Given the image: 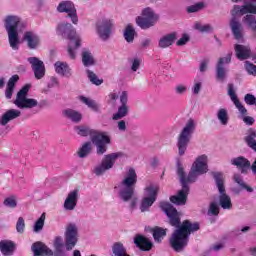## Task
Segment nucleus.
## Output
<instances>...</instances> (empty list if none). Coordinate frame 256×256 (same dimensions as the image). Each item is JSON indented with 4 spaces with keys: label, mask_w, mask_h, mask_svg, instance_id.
Returning <instances> with one entry per match:
<instances>
[{
    "label": "nucleus",
    "mask_w": 256,
    "mask_h": 256,
    "mask_svg": "<svg viewBox=\"0 0 256 256\" xmlns=\"http://www.w3.org/2000/svg\"><path fill=\"white\" fill-rule=\"evenodd\" d=\"M112 253L115 256H131L127 253V248L121 242H116L112 246Z\"/></svg>",
    "instance_id": "72a5a7b5"
},
{
    "label": "nucleus",
    "mask_w": 256,
    "mask_h": 256,
    "mask_svg": "<svg viewBox=\"0 0 256 256\" xmlns=\"http://www.w3.org/2000/svg\"><path fill=\"white\" fill-rule=\"evenodd\" d=\"M87 75L88 79L93 83V85H102L103 79H99V77H97V74H95L93 71L87 70Z\"/></svg>",
    "instance_id": "c03bdc74"
},
{
    "label": "nucleus",
    "mask_w": 256,
    "mask_h": 256,
    "mask_svg": "<svg viewBox=\"0 0 256 256\" xmlns=\"http://www.w3.org/2000/svg\"><path fill=\"white\" fill-rule=\"evenodd\" d=\"M73 256H81V251H79V250H74Z\"/></svg>",
    "instance_id": "774afa93"
},
{
    "label": "nucleus",
    "mask_w": 256,
    "mask_h": 256,
    "mask_svg": "<svg viewBox=\"0 0 256 256\" xmlns=\"http://www.w3.org/2000/svg\"><path fill=\"white\" fill-rule=\"evenodd\" d=\"M127 91H123L120 96V103L121 106L118 107L117 113L113 114L112 119L113 121H119V119H123V117H127L129 114V106H127Z\"/></svg>",
    "instance_id": "2eb2a0df"
},
{
    "label": "nucleus",
    "mask_w": 256,
    "mask_h": 256,
    "mask_svg": "<svg viewBox=\"0 0 256 256\" xmlns=\"http://www.w3.org/2000/svg\"><path fill=\"white\" fill-rule=\"evenodd\" d=\"M156 243H161L167 237V229L156 226L150 230Z\"/></svg>",
    "instance_id": "cd10ccee"
},
{
    "label": "nucleus",
    "mask_w": 256,
    "mask_h": 256,
    "mask_svg": "<svg viewBox=\"0 0 256 256\" xmlns=\"http://www.w3.org/2000/svg\"><path fill=\"white\" fill-rule=\"evenodd\" d=\"M109 97H110L111 101H117L119 96L116 93H110Z\"/></svg>",
    "instance_id": "0e129e2a"
},
{
    "label": "nucleus",
    "mask_w": 256,
    "mask_h": 256,
    "mask_svg": "<svg viewBox=\"0 0 256 256\" xmlns=\"http://www.w3.org/2000/svg\"><path fill=\"white\" fill-rule=\"evenodd\" d=\"M219 59H223V65H225V63L228 65V63H231V54H227L226 57Z\"/></svg>",
    "instance_id": "680f3d73"
},
{
    "label": "nucleus",
    "mask_w": 256,
    "mask_h": 256,
    "mask_svg": "<svg viewBox=\"0 0 256 256\" xmlns=\"http://www.w3.org/2000/svg\"><path fill=\"white\" fill-rule=\"evenodd\" d=\"M58 33H60L64 39H69V41L75 43V49L81 47V38L77 35V31L71 23L59 24Z\"/></svg>",
    "instance_id": "9b49d317"
},
{
    "label": "nucleus",
    "mask_w": 256,
    "mask_h": 256,
    "mask_svg": "<svg viewBox=\"0 0 256 256\" xmlns=\"http://www.w3.org/2000/svg\"><path fill=\"white\" fill-rule=\"evenodd\" d=\"M232 165H235L238 169H240L241 173H247V170L251 169V162H249V160L243 156L234 158L232 160Z\"/></svg>",
    "instance_id": "bb28decb"
},
{
    "label": "nucleus",
    "mask_w": 256,
    "mask_h": 256,
    "mask_svg": "<svg viewBox=\"0 0 256 256\" xmlns=\"http://www.w3.org/2000/svg\"><path fill=\"white\" fill-rule=\"evenodd\" d=\"M158 19L159 16L153 12V9L145 8L142 11V16H138L136 18V23L138 27L142 29H150V27L155 26V23H157Z\"/></svg>",
    "instance_id": "9d476101"
},
{
    "label": "nucleus",
    "mask_w": 256,
    "mask_h": 256,
    "mask_svg": "<svg viewBox=\"0 0 256 256\" xmlns=\"http://www.w3.org/2000/svg\"><path fill=\"white\" fill-rule=\"evenodd\" d=\"M175 41H177V32L166 34L162 38H160L158 42V47H160V49H167V47H171V45H173Z\"/></svg>",
    "instance_id": "b1692460"
},
{
    "label": "nucleus",
    "mask_w": 256,
    "mask_h": 256,
    "mask_svg": "<svg viewBox=\"0 0 256 256\" xmlns=\"http://www.w3.org/2000/svg\"><path fill=\"white\" fill-rule=\"evenodd\" d=\"M43 227H45V213H42L40 218L34 224V232L39 233V231H43Z\"/></svg>",
    "instance_id": "37998d69"
},
{
    "label": "nucleus",
    "mask_w": 256,
    "mask_h": 256,
    "mask_svg": "<svg viewBox=\"0 0 256 256\" xmlns=\"http://www.w3.org/2000/svg\"><path fill=\"white\" fill-rule=\"evenodd\" d=\"M212 249L214 251H220V249H223V244L222 243H219V244H216L212 247Z\"/></svg>",
    "instance_id": "e2e57ef3"
},
{
    "label": "nucleus",
    "mask_w": 256,
    "mask_h": 256,
    "mask_svg": "<svg viewBox=\"0 0 256 256\" xmlns=\"http://www.w3.org/2000/svg\"><path fill=\"white\" fill-rule=\"evenodd\" d=\"M28 62L30 63L32 70L34 72V77L36 79H43L45 77V63L39 60L37 57L28 58Z\"/></svg>",
    "instance_id": "dca6fc26"
},
{
    "label": "nucleus",
    "mask_w": 256,
    "mask_h": 256,
    "mask_svg": "<svg viewBox=\"0 0 256 256\" xmlns=\"http://www.w3.org/2000/svg\"><path fill=\"white\" fill-rule=\"evenodd\" d=\"M121 185L124 188L120 190L119 197L122 201L127 203V201H131L133 195H135V186L137 185V172H135V169L130 168L126 172Z\"/></svg>",
    "instance_id": "39448f33"
},
{
    "label": "nucleus",
    "mask_w": 256,
    "mask_h": 256,
    "mask_svg": "<svg viewBox=\"0 0 256 256\" xmlns=\"http://www.w3.org/2000/svg\"><path fill=\"white\" fill-rule=\"evenodd\" d=\"M119 157H123L122 152H115V153L105 155L104 158L102 159L101 164L94 169L95 175L99 177L103 175L105 171H109V169H113V165H115V161H117Z\"/></svg>",
    "instance_id": "f8f14e48"
},
{
    "label": "nucleus",
    "mask_w": 256,
    "mask_h": 256,
    "mask_svg": "<svg viewBox=\"0 0 256 256\" xmlns=\"http://www.w3.org/2000/svg\"><path fill=\"white\" fill-rule=\"evenodd\" d=\"M230 29L234 35V39L237 41L243 39V24L237 19V17L231 18Z\"/></svg>",
    "instance_id": "6ab92c4d"
},
{
    "label": "nucleus",
    "mask_w": 256,
    "mask_h": 256,
    "mask_svg": "<svg viewBox=\"0 0 256 256\" xmlns=\"http://www.w3.org/2000/svg\"><path fill=\"white\" fill-rule=\"evenodd\" d=\"M57 11L59 13H67V17H69L74 25L79 23V17L77 16V9L75 8V4L71 1H64L61 2L58 7Z\"/></svg>",
    "instance_id": "ddd939ff"
},
{
    "label": "nucleus",
    "mask_w": 256,
    "mask_h": 256,
    "mask_svg": "<svg viewBox=\"0 0 256 256\" xmlns=\"http://www.w3.org/2000/svg\"><path fill=\"white\" fill-rule=\"evenodd\" d=\"M118 129L119 131H127V122H125V120H120L118 122Z\"/></svg>",
    "instance_id": "5fc2aeb1"
},
{
    "label": "nucleus",
    "mask_w": 256,
    "mask_h": 256,
    "mask_svg": "<svg viewBox=\"0 0 256 256\" xmlns=\"http://www.w3.org/2000/svg\"><path fill=\"white\" fill-rule=\"evenodd\" d=\"M80 99L82 103L87 105L90 109H92V111H95L96 113L99 111V105L97 104V102H95V100H91L85 96H81Z\"/></svg>",
    "instance_id": "a19ab883"
},
{
    "label": "nucleus",
    "mask_w": 256,
    "mask_h": 256,
    "mask_svg": "<svg viewBox=\"0 0 256 256\" xmlns=\"http://www.w3.org/2000/svg\"><path fill=\"white\" fill-rule=\"evenodd\" d=\"M19 117H21V110L9 109L1 116L0 125L5 127L10 121H15V119H19Z\"/></svg>",
    "instance_id": "aec40b11"
},
{
    "label": "nucleus",
    "mask_w": 256,
    "mask_h": 256,
    "mask_svg": "<svg viewBox=\"0 0 256 256\" xmlns=\"http://www.w3.org/2000/svg\"><path fill=\"white\" fill-rule=\"evenodd\" d=\"M209 171L207 165V155L203 154L196 158L192 164L191 170L188 176L185 175V169L181 164H178L177 175L182 185L181 190L178 191L177 195L170 196V201L174 205H185L187 203V197H189V183H195L199 175H205Z\"/></svg>",
    "instance_id": "f03ea898"
},
{
    "label": "nucleus",
    "mask_w": 256,
    "mask_h": 256,
    "mask_svg": "<svg viewBox=\"0 0 256 256\" xmlns=\"http://www.w3.org/2000/svg\"><path fill=\"white\" fill-rule=\"evenodd\" d=\"M97 31L99 37L102 38L103 41H107L109 37H111V31H113V21L109 19H104L97 24Z\"/></svg>",
    "instance_id": "4468645a"
},
{
    "label": "nucleus",
    "mask_w": 256,
    "mask_h": 256,
    "mask_svg": "<svg viewBox=\"0 0 256 256\" xmlns=\"http://www.w3.org/2000/svg\"><path fill=\"white\" fill-rule=\"evenodd\" d=\"M139 67H141V60H139V58H135L132 62V71H137V69H139Z\"/></svg>",
    "instance_id": "864d4df0"
},
{
    "label": "nucleus",
    "mask_w": 256,
    "mask_h": 256,
    "mask_svg": "<svg viewBox=\"0 0 256 256\" xmlns=\"http://www.w3.org/2000/svg\"><path fill=\"white\" fill-rule=\"evenodd\" d=\"M193 133H195V121L193 119H189L178 135L177 147L180 156L185 155Z\"/></svg>",
    "instance_id": "0eeeda50"
},
{
    "label": "nucleus",
    "mask_w": 256,
    "mask_h": 256,
    "mask_svg": "<svg viewBox=\"0 0 256 256\" xmlns=\"http://www.w3.org/2000/svg\"><path fill=\"white\" fill-rule=\"evenodd\" d=\"M250 253L251 255L256 256V246L253 248H250Z\"/></svg>",
    "instance_id": "338daca9"
},
{
    "label": "nucleus",
    "mask_w": 256,
    "mask_h": 256,
    "mask_svg": "<svg viewBox=\"0 0 256 256\" xmlns=\"http://www.w3.org/2000/svg\"><path fill=\"white\" fill-rule=\"evenodd\" d=\"M208 213L214 216L219 215V205H217L215 202L210 203Z\"/></svg>",
    "instance_id": "8fccbe9b"
},
{
    "label": "nucleus",
    "mask_w": 256,
    "mask_h": 256,
    "mask_svg": "<svg viewBox=\"0 0 256 256\" xmlns=\"http://www.w3.org/2000/svg\"><path fill=\"white\" fill-rule=\"evenodd\" d=\"M77 135L80 137H91L92 143L96 146L97 155H105L107 153V145L111 143V138L105 134V132H98L97 130L80 125L74 128Z\"/></svg>",
    "instance_id": "7ed1b4c3"
},
{
    "label": "nucleus",
    "mask_w": 256,
    "mask_h": 256,
    "mask_svg": "<svg viewBox=\"0 0 256 256\" xmlns=\"http://www.w3.org/2000/svg\"><path fill=\"white\" fill-rule=\"evenodd\" d=\"M185 91H187V87H185L184 85H178L176 87V93H178V95H183Z\"/></svg>",
    "instance_id": "4d7b16f0"
},
{
    "label": "nucleus",
    "mask_w": 256,
    "mask_h": 256,
    "mask_svg": "<svg viewBox=\"0 0 256 256\" xmlns=\"http://www.w3.org/2000/svg\"><path fill=\"white\" fill-rule=\"evenodd\" d=\"M217 117L222 125H227V123H229V116L227 115V110L221 108L218 111Z\"/></svg>",
    "instance_id": "a18cd8bd"
},
{
    "label": "nucleus",
    "mask_w": 256,
    "mask_h": 256,
    "mask_svg": "<svg viewBox=\"0 0 256 256\" xmlns=\"http://www.w3.org/2000/svg\"><path fill=\"white\" fill-rule=\"evenodd\" d=\"M30 89L31 85L26 84L18 91L14 101V105H16L18 109H33V107L39 105V102L36 99L27 98Z\"/></svg>",
    "instance_id": "6e6552de"
},
{
    "label": "nucleus",
    "mask_w": 256,
    "mask_h": 256,
    "mask_svg": "<svg viewBox=\"0 0 256 256\" xmlns=\"http://www.w3.org/2000/svg\"><path fill=\"white\" fill-rule=\"evenodd\" d=\"M54 67L58 75H62L63 77H69L71 75V69H69V65L66 62L58 61L54 64Z\"/></svg>",
    "instance_id": "c85d7f7f"
},
{
    "label": "nucleus",
    "mask_w": 256,
    "mask_h": 256,
    "mask_svg": "<svg viewBox=\"0 0 256 256\" xmlns=\"http://www.w3.org/2000/svg\"><path fill=\"white\" fill-rule=\"evenodd\" d=\"M234 181H235V183L240 185V187H245V182L243 181V178L241 177V175L235 174L234 175Z\"/></svg>",
    "instance_id": "603ef678"
},
{
    "label": "nucleus",
    "mask_w": 256,
    "mask_h": 256,
    "mask_svg": "<svg viewBox=\"0 0 256 256\" xmlns=\"http://www.w3.org/2000/svg\"><path fill=\"white\" fill-rule=\"evenodd\" d=\"M146 195L150 199H154L157 201V195L159 194V186L158 185H149L145 188Z\"/></svg>",
    "instance_id": "c9c22d12"
},
{
    "label": "nucleus",
    "mask_w": 256,
    "mask_h": 256,
    "mask_svg": "<svg viewBox=\"0 0 256 256\" xmlns=\"http://www.w3.org/2000/svg\"><path fill=\"white\" fill-rule=\"evenodd\" d=\"M68 55L70 59H75L76 57L75 50H73V47H71L70 45L68 46Z\"/></svg>",
    "instance_id": "052dcab7"
},
{
    "label": "nucleus",
    "mask_w": 256,
    "mask_h": 256,
    "mask_svg": "<svg viewBox=\"0 0 256 256\" xmlns=\"http://www.w3.org/2000/svg\"><path fill=\"white\" fill-rule=\"evenodd\" d=\"M205 9V3L204 2H197L194 5H190L186 7V12L191 13H199V11H203Z\"/></svg>",
    "instance_id": "ea45409f"
},
{
    "label": "nucleus",
    "mask_w": 256,
    "mask_h": 256,
    "mask_svg": "<svg viewBox=\"0 0 256 256\" xmlns=\"http://www.w3.org/2000/svg\"><path fill=\"white\" fill-rule=\"evenodd\" d=\"M157 200L155 198H149V197H144L141 201L140 205V211L142 213H145V211H149V208L153 206V203H155Z\"/></svg>",
    "instance_id": "4c0bfd02"
},
{
    "label": "nucleus",
    "mask_w": 256,
    "mask_h": 256,
    "mask_svg": "<svg viewBox=\"0 0 256 256\" xmlns=\"http://www.w3.org/2000/svg\"><path fill=\"white\" fill-rule=\"evenodd\" d=\"M23 39L24 41H27L29 49H37V47H39V43L41 42L39 36L31 31L25 32Z\"/></svg>",
    "instance_id": "393cba45"
},
{
    "label": "nucleus",
    "mask_w": 256,
    "mask_h": 256,
    "mask_svg": "<svg viewBox=\"0 0 256 256\" xmlns=\"http://www.w3.org/2000/svg\"><path fill=\"white\" fill-rule=\"evenodd\" d=\"M199 91H201V82H197L193 88L194 95H199Z\"/></svg>",
    "instance_id": "bf43d9fd"
},
{
    "label": "nucleus",
    "mask_w": 256,
    "mask_h": 256,
    "mask_svg": "<svg viewBox=\"0 0 256 256\" xmlns=\"http://www.w3.org/2000/svg\"><path fill=\"white\" fill-rule=\"evenodd\" d=\"M16 230L18 233L25 232V219H23V217L18 218V221L16 223Z\"/></svg>",
    "instance_id": "09e8293b"
},
{
    "label": "nucleus",
    "mask_w": 256,
    "mask_h": 256,
    "mask_svg": "<svg viewBox=\"0 0 256 256\" xmlns=\"http://www.w3.org/2000/svg\"><path fill=\"white\" fill-rule=\"evenodd\" d=\"M244 67H245L248 75H253L254 77H256V66H255V64H253L249 61H246L245 64H244Z\"/></svg>",
    "instance_id": "49530a36"
},
{
    "label": "nucleus",
    "mask_w": 256,
    "mask_h": 256,
    "mask_svg": "<svg viewBox=\"0 0 256 256\" xmlns=\"http://www.w3.org/2000/svg\"><path fill=\"white\" fill-rule=\"evenodd\" d=\"M3 205L4 207H8V209H15V207H17V197L15 195H12L5 198Z\"/></svg>",
    "instance_id": "79ce46f5"
},
{
    "label": "nucleus",
    "mask_w": 256,
    "mask_h": 256,
    "mask_svg": "<svg viewBox=\"0 0 256 256\" xmlns=\"http://www.w3.org/2000/svg\"><path fill=\"white\" fill-rule=\"evenodd\" d=\"M228 95L235 107L238 109V111H240L241 115H247V108H245V106L241 104V101H239V98L235 93V88L231 83L228 84Z\"/></svg>",
    "instance_id": "a211bd4d"
},
{
    "label": "nucleus",
    "mask_w": 256,
    "mask_h": 256,
    "mask_svg": "<svg viewBox=\"0 0 256 256\" xmlns=\"http://www.w3.org/2000/svg\"><path fill=\"white\" fill-rule=\"evenodd\" d=\"M19 81V75H13L7 83L6 91H5V97L6 99H11L13 97V91H15V83Z\"/></svg>",
    "instance_id": "c756f323"
},
{
    "label": "nucleus",
    "mask_w": 256,
    "mask_h": 256,
    "mask_svg": "<svg viewBox=\"0 0 256 256\" xmlns=\"http://www.w3.org/2000/svg\"><path fill=\"white\" fill-rule=\"evenodd\" d=\"M77 201H79V190H73L64 201V209L66 211H73L77 207Z\"/></svg>",
    "instance_id": "4be33fe9"
},
{
    "label": "nucleus",
    "mask_w": 256,
    "mask_h": 256,
    "mask_svg": "<svg viewBox=\"0 0 256 256\" xmlns=\"http://www.w3.org/2000/svg\"><path fill=\"white\" fill-rule=\"evenodd\" d=\"M142 45L144 47H149V45H151V40L150 39H146L142 42Z\"/></svg>",
    "instance_id": "69168bd1"
},
{
    "label": "nucleus",
    "mask_w": 256,
    "mask_h": 256,
    "mask_svg": "<svg viewBox=\"0 0 256 256\" xmlns=\"http://www.w3.org/2000/svg\"><path fill=\"white\" fill-rule=\"evenodd\" d=\"M243 121L246 123V125H253V123H255V118L251 116H245Z\"/></svg>",
    "instance_id": "6e6d98bb"
},
{
    "label": "nucleus",
    "mask_w": 256,
    "mask_h": 256,
    "mask_svg": "<svg viewBox=\"0 0 256 256\" xmlns=\"http://www.w3.org/2000/svg\"><path fill=\"white\" fill-rule=\"evenodd\" d=\"M225 77H227V70L223 67V58L218 60L216 65V79L217 81H225Z\"/></svg>",
    "instance_id": "473e14b6"
},
{
    "label": "nucleus",
    "mask_w": 256,
    "mask_h": 256,
    "mask_svg": "<svg viewBox=\"0 0 256 256\" xmlns=\"http://www.w3.org/2000/svg\"><path fill=\"white\" fill-rule=\"evenodd\" d=\"M15 242L11 240H2L0 241V252L4 256H11L15 253Z\"/></svg>",
    "instance_id": "a878e982"
},
{
    "label": "nucleus",
    "mask_w": 256,
    "mask_h": 256,
    "mask_svg": "<svg viewBox=\"0 0 256 256\" xmlns=\"http://www.w3.org/2000/svg\"><path fill=\"white\" fill-rule=\"evenodd\" d=\"M93 150V144L91 142H85L82 147L78 151V156L83 159L87 157V155L91 154V151Z\"/></svg>",
    "instance_id": "f704fd0d"
},
{
    "label": "nucleus",
    "mask_w": 256,
    "mask_h": 256,
    "mask_svg": "<svg viewBox=\"0 0 256 256\" xmlns=\"http://www.w3.org/2000/svg\"><path fill=\"white\" fill-rule=\"evenodd\" d=\"M233 13L235 15H245L242 18V23L248 31L256 33V5L253 3H248L246 5H234Z\"/></svg>",
    "instance_id": "20e7f679"
},
{
    "label": "nucleus",
    "mask_w": 256,
    "mask_h": 256,
    "mask_svg": "<svg viewBox=\"0 0 256 256\" xmlns=\"http://www.w3.org/2000/svg\"><path fill=\"white\" fill-rule=\"evenodd\" d=\"M195 29H197V31H200L201 33H209V31L213 30L211 25H209V24L202 25L201 23H196Z\"/></svg>",
    "instance_id": "de8ad7c7"
},
{
    "label": "nucleus",
    "mask_w": 256,
    "mask_h": 256,
    "mask_svg": "<svg viewBox=\"0 0 256 256\" xmlns=\"http://www.w3.org/2000/svg\"><path fill=\"white\" fill-rule=\"evenodd\" d=\"M21 19L17 16H7L4 21V27L8 33L9 44L14 51L19 49V33H17V27Z\"/></svg>",
    "instance_id": "423d86ee"
},
{
    "label": "nucleus",
    "mask_w": 256,
    "mask_h": 256,
    "mask_svg": "<svg viewBox=\"0 0 256 256\" xmlns=\"http://www.w3.org/2000/svg\"><path fill=\"white\" fill-rule=\"evenodd\" d=\"M159 207L168 217L171 227L177 228L172 234L170 245L174 251L179 253L187 247L189 243V235L199 231L201 226L199 225V222L191 223L189 220H184L181 223V213H179L177 208L169 202L161 201Z\"/></svg>",
    "instance_id": "f257e3e1"
},
{
    "label": "nucleus",
    "mask_w": 256,
    "mask_h": 256,
    "mask_svg": "<svg viewBox=\"0 0 256 256\" xmlns=\"http://www.w3.org/2000/svg\"><path fill=\"white\" fill-rule=\"evenodd\" d=\"M62 113L64 117H66L67 119H70L74 123H79V121L83 119V116L81 115V113L73 109H65L63 110Z\"/></svg>",
    "instance_id": "2f4dec72"
},
{
    "label": "nucleus",
    "mask_w": 256,
    "mask_h": 256,
    "mask_svg": "<svg viewBox=\"0 0 256 256\" xmlns=\"http://www.w3.org/2000/svg\"><path fill=\"white\" fill-rule=\"evenodd\" d=\"M190 37L187 34H183L182 37L176 42L177 47H183L190 41Z\"/></svg>",
    "instance_id": "3c124183"
},
{
    "label": "nucleus",
    "mask_w": 256,
    "mask_h": 256,
    "mask_svg": "<svg viewBox=\"0 0 256 256\" xmlns=\"http://www.w3.org/2000/svg\"><path fill=\"white\" fill-rule=\"evenodd\" d=\"M32 251L34 256H53V250L48 248L43 242H35L32 245Z\"/></svg>",
    "instance_id": "412c9836"
},
{
    "label": "nucleus",
    "mask_w": 256,
    "mask_h": 256,
    "mask_svg": "<svg viewBox=\"0 0 256 256\" xmlns=\"http://www.w3.org/2000/svg\"><path fill=\"white\" fill-rule=\"evenodd\" d=\"M124 39H126L127 43H133L135 40V29L131 24H129L124 31Z\"/></svg>",
    "instance_id": "58836bf2"
},
{
    "label": "nucleus",
    "mask_w": 256,
    "mask_h": 256,
    "mask_svg": "<svg viewBox=\"0 0 256 256\" xmlns=\"http://www.w3.org/2000/svg\"><path fill=\"white\" fill-rule=\"evenodd\" d=\"M212 175L216 181V185L220 193V206L222 207V209H231L233 207V203H231V197H229V195H227V193L225 192V179L223 178V173L212 172Z\"/></svg>",
    "instance_id": "1a4fd4ad"
},
{
    "label": "nucleus",
    "mask_w": 256,
    "mask_h": 256,
    "mask_svg": "<svg viewBox=\"0 0 256 256\" xmlns=\"http://www.w3.org/2000/svg\"><path fill=\"white\" fill-rule=\"evenodd\" d=\"M82 63L84 67H91L92 65H95V59L93 58V55L89 51L82 52Z\"/></svg>",
    "instance_id": "e433bc0d"
},
{
    "label": "nucleus",
    "mask_w": 256,
    "mask_h": 256,
    "mask_svg": "<svg viewBox=\"0 0 256 256\" xmlns=\"http://www.w3.org/2000/svg\"><path fill=\"white\" fill-rule=\"evenodd\" d=\"M234 50L236 53V57H237V59H239V61H245V60L251 58V47H249V46L236 44L234 46Z\"/></svg>",
    "instance_id": "5701e85b"
},
{
    "label": "nucleus",
    "mask_w": 256,
    "mask_h": 256,
    "mask_svg": "<svg viewBox=\"0 0 256 256\" xmlns=\"http://www.w3.org/2000/svg\"><path fill=\"white\" fill-rule=\"evenodd\" d=\"M134 245L140 249V251H151V249H153V242L142 234L135 235Z\"/></svg>",
    "instance_id": "f3484780"
},
{
    "label": "nucleus",
    "mask_w": 256,
    "mask_h": 256,
    "mask_svg": "<svg viewBox=\"0 0 256 256\" xmlns=\"http://www.w3.org/2000/svg\"><path fill=\"white\" fill-rule=\"evenodd\" d=\"M256 130L253 128H250L248 130L247 136L244 138L245 143L252 149L253 151H256Z\"/></svg>",
    "instance_id": "7c9ffc66"
},
{
    "label": "nucleus",
    "mask_w": 256,
    "mask_h": 256,
    "mask_svg": "<svg viewBox=\"0 0 256 256\" xmlns=\"http://www.w3.org/2000/svg\"><path fill=\"white\" fill-rule=\"evenodd\" d=\"M209 64V60H203L200 64L201 73L207 71V65Z\"/></svg>",
    "instance_id": "13d9d810"
}]
</instances>
